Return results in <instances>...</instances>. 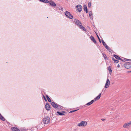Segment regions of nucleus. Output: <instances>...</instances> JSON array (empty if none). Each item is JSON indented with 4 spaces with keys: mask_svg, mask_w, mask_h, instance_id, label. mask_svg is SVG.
<instances>
[{
    "mask_svg": "<svg viewBox=\"0 0 131 131\" xmlns=\"http://www.w3.org/2000/svg\"><path fill=\"white\" fill-rule=\"evenodd\" d=\"M90 38V39L93 42H94V43H96V40H95L93 36H91Z\"/></svg>",
    "mask_w": 131,
    "mask_h": 131,
    "instance_id": "dca6fc26",
    "label": "nucleus"
},
{
    "mask_svg": "<svg viewBox=\"0 0 131 131\" xmlns=\"http://www.w3.org/2000/svg\"><path fill=\"white\" fill-rule=\"evenodd\" d=\"M52 106L55 108H56L58 107V104L54 102H51V103Z\"/></svg>",
    "mask_w": 131,
    "mask_h": 131,
    "instance_id": "1a4fd4ad",
    "label": "nucleus"
},
{
    "mask_svg": "<svg viewBox=\"0 0 131 131\" xmlns=\"http://www.w3.org/2000/svg\"><path fill=\"white\" fill-rule=\"evenodd\" d=\"M99 41L100 42V43H101V40H100V41Z\"/></svg>",
    "mask_w": 131,
    "mask_h": 131,
    "instance_id": "ea45409f",
    "label": "nucleus"
},
{
    "mask_svg": "<svg viewBox=\"0 0 131 131\" xmlns=\"http://www.w3.org/2000/svg\"><path fill=\"white\" fill-rule=\"evenodd\" d=\"M101 120L102 121H104L105 120V119L104 118H102Z\"/></svg>",
    "mask_w": 131,
    "mask_h": 131,
    "instance_id": "c9c22d12",
    "label": "nucleus"
},
{
    "mask_svg": "<svg viewBox=\"0 0 131 131\" xmlns=\"http://www.w3.org/2000/svg\"><path fill=\"white\" fill-rule=\"evenodd\" d=\"M74 22L75 24L79 26H80V25L82 24L80 22L79 20H78L77 19H75L74 21Z\"/></svg>",
    "mask_w": 131,
    "mask_h": 131,
    "instance_id": "0eeeda50",
    "label": "nucleus"
},
{
    "mask_svg": "<svg viewBox=\"0 0 131 131\" xmlns=\"http://www.w3.org/2000/svg\"><path fill=\"white\" fill-rule=\"evenodd\" d=\"M130 72H131V71H130Z\"/></svg>",
    "mask_w": 131,
    "mask_h": 131,
    "instance_id": "c03bdc74",
    "label": "nucleus"
},
{
    "mask_svg": "<svg viewBox=\"0 0 131 131\" xmlns=\"http://www.w3.org/2000/svg\"><path fill=\"white\" fill-rule=\"evenodd\" d=\"M102 54L103 55V56L104 58L105 59H107V57L106 56V55L104 53H102Z\"/></svg>",
    "mask_w": 131,
    "mask_h": 131,
    "instance_id": "bb28decb",
    "label": "nucleus"
},
{
    "mask_svg": "<svg viewBox=\"0 0 131 131\" xmlns=\"http://www.w3.org/2000/svg\"><path fill=\"white\" fill-rule=\"evenodd\" d=\"M102 42L103 43V45L105 47V46H106L107 45L106 44V43L104 41H103V39H102Z\"/></svg>",
    "mask_w": 131,
    "mask_h": 131,
    "instance_id": "a878e982",
    "label": "nucleus"
},
{
    "mask_svg": "<svg viewBox=\"0 0 131 131\" xmlns=\"http://www.w3.org/2000/svg\"><path fill=\"white\" fill-rule=\"evenodd\" d=\"M87 124V123L86 122L83 121L80 123L78 124L77 125L78 126L85 127L86 125Z\"/></svg>",
    "mask_w": 131,
    "mask_h": 131,
    "instance_id": "f257e3e1",
    "label": "nucleus"
},
{
    "mask_svg": "<svg viewBox=\"0 0 131 131\" xmlns=\"http://www.w3.org/2000/svg\"><path fill=\"white\" fill-rule=\"evenodd\" d=\"M57 113L58 114H57L58 115H64V113H65V112L64 111H62V112H60L58 111L57 112Z\"/></svg>",
    "mask_w": 131,
    "mask_h": 131,
    "instance_id": "f8f14e48",
    "label": "nucleus"
},
{
    "mask_svg": "<svg viewBox=\"0 0 131 131\" xmlns=\"http://www.w3.org/2000/svg\"><path fill=\"white\" fill-rule=\"evenodd\" d=\"M97 38L98 39L100 38L99 37V36L97 35Z\"/></svg>",
    "mask_w": 131,
    "mask_h": 131,
    "instance_id": "58836bf2",
    "label": "nucleus"
},
{
    "mask_svg": "<svg viewBox=\"0 0 131 131\" xmlns=\"http://www.w3.org/2000/svg\"><path fill=\"white\" fill-rule=\"evenodd\" d=\"M118 60H121L122 61H123V59H121V58L120 57V59H119Z\"/></svg>",
    "mask_w": 131,
    "mask_h": 131,
    "instance_id": "f704fd0d",
    "label": "nucleus"
},
{
    "mask_svg": "<svg viewBox=\"0 0 131 131\" xmlns=\"http://www.w3.org/2000/svg\"><path fill=\"white\" fill-rule=\"evenodd\" d=\"M65 14L67 18L71 19L73 18V16L69 12L66 11L65 12Z\"/></svg>",
    "mask_w": 131,
    "mask_h": 131,
    "instance_id": "7ed1b4c3",
    "label": "nucleus"
},
{
    "mask_svg": "<svg viewBox=\"0 0 131 131\" xmlns=\"http://www.w3.org/2000/svg\"><path fill=\"white\" fill-rule=\"evenodd\" d=\"M56 10L57 11H58V9L61 10V11H63V8L60 6L58 7H57L56 8Z\"/></svg>",
    "mask_w": 131,
    "mask_h": 131,
    "instance_id": "a211bd4d",
    "label": "nucleus"
},
{
    "mask_svg": "<svg viewBox=\"0 0 131 131\" xmlns=\"http://www.w3.org/2000/svg\"><path fill=\"white\" fill-rule=\"evenodd\" d=\"M35 128H36V129H37V128H36V127H35Z\"/></svg>",
    "mask_w": 131,
    "mask_h": 131,
    "instance_id": "a19ab883",
    "label": "nucleus"
},
{
    "mask_svg": "<svg viewBox=\"0 0 131 131\" xmlns=\"http://www.w3.org/2000/svg\"><path fill=\"white\" fill-rule=\"evenodd\" d=\"M112 60L114 61V62L115 63H117L119 62L118 60H116L114 58H113Z\"/></svg>",
    "mask_w": 131,
    "mask_h": 131,
    "instance_id": "393cba45",
    "label": "nucleus"
},
{
    "mask_svg": "<svg viewBox=\"0 0 131 131\" xmlns=\"http://www.w3.org/2000/svg\"><path fill=\"white\" fill-rule=\"evenodd\" d=\"M80 28V29H82L83 31H86V29L85 28L83 27V26H82V24L81 25H80V26H79Z\"/></svg>",
    "mask_w": 131,
    "mask_h": 131,
    "instance_id": "6ab92c4d",
    "label": "nucleus"
},
{
    "mask_svg": "<svg viewBox=\"0 0 131 131\" xmlns=\"http://www.w3.org/2000/svg\"><path fill=\"white\" fill-rule=\"evenodd\" d=\"M99 40V41H100L101 40H100V39Z\"/></svg>",
    "mask_w": 131,
    "mask_h": 131,
    "instance_id": "37998d69",
    "label": "nucleus"
},
{
    "mask_svg": "<svg viewBox=\"0 0 131 131\" xmlns=\"http://www.w3.org/2000/svg\"><path fill=\"white\" fill-rule=\"evenodd\" d=\"M45 107L46 109L48 111H49L50 109V106L49 104L48 103H46V104Z\"/></svg>",
    "mask_w": 131,
    "mask_h": 131,
    "instance_id": "9d476101",
    "label": "nucleus"
},
{
    "mask_svg": "<svg viewBox=\"0 0 131 131\" xmlns=\"http://www.w3.org/2000/svg\"><path fill=\"white\" fill-rule=\"evenodd\" d=\"M47 99L48 101L49 102H51V100H50V99L49 97Z\"/></svg>",
    "mask_w": 131,
    "mask_h": 131,
    "instance_id": "2f4dec72",
    "label": "nucleus"
},
{
    "mask_svg": "<svg viewBox=\"0 0 131 131\" xmlns=\"http://www.w3.org/2000/svg\"><path fill=\"white\" fill-rule=\"evenodd\" d=\"M117 67H118V68H119L120 67V65H119V64H118V65H117Z\"/></svg>",
    "mask_w": 131,
    "mask_h": 131,
    "instance_id": "e433bc0d",
    "label": "nucleus"
},
{
    "mask_svg": "<svg viewBox=\"0 0 131 131\" xmlns=\"http://www.w3.org/2000/svg\"><path fill=\"white\" fill-rule=\"evenodd\" d=\"M21 131H27V130L25 129V128H23L21 130Z\"/></svg>",
    "mask_w": 131,
    "mask_h": 131,
    "instance_id": "c756f323",
    "label": "nucleus"
},
{
    "mask_svg": "<svg viewBox=\"0 0 131 131\" xmlns=\"http://www.w3.org/2000/svg\"><path fill=\"white\" fill-rule=\"evenodd\" d=\"M101 93H100L99 95L96 97H95L94 99V100L95 101H96L99 100L101 96Z\"/></svg>",
    "mask_w": 131,
    "mask_h": 131,
    "instance_id": "4468645a",
    "label": "nucleus"
},
{
    "mask_svg": "<svg viewBox=\"0 0 131 131\" xmlns=\"http://www.w3.org/2000/svg\"><path fill=\"white\" fill-rule=\"evenodd\" d=\"M50 122V118L48 116H46L43 119V122L44 124H47Z\"/></svg>",
    "mask_w": 131,
    "mask_h": 131,
    "instance_id": "f03ea898",
    "label": "nucleus"
},
{
    "mask_svg": "<svg viewBox=\"0 0 131 131\" xmlns=\"http://www.w3.org/2000/svg\"><path fill=\"white\" fill-rule=\"evenodd\" d=\"M89 16L90 18L93 19V14H92V11H91L89 12Z\"/></svg>",
    "mask_w": 131,
    "mask_h": 131,
    "instance_id": "2eb2a0df",
    "label": "nucleus"
},
{
    "mask_svg": "<svg viewBox=\"0 0 131 131\" xmlns=\"http://www.w3.org/2000/svg\"><path fill=\"white\" fill-rule=\"evenodd\" d=\"M49 4L52 6L55 7L56 6V4L55 3L52 1H49Z\"/></svg>",
    "mask_w": 131,
    "mask_h": 131,
    "instance_id": "9b49d317",
    "label": "nucleus"
},
{
    "mask_svg": "<svg viewBox=\"0 0 131 131\" xmlns=\"http://www.w3.org/2000/svg\"><path fill=\"white\" fill-rule=\"evenodd\" d=\"M131 125V122L125 124L123 126V127L124 128H127L129 127Z\"/></svg>",
    "mask_w": 131,
    "mask_h": 131,
    "instance_id": "423d86ee",
    "label": "nucleus"
},
{
    "mask_svg": "<svg viewBox=\"0 0 131 131\" xmlns=\"http://www.w3.org/2000/svg\"><path fill=\"white\" fill-rule=\"evenodd\" d=\"M98 39H99V40L100 39V38H99Z\"/></svg>",
    "mask_w": 131,
    "mask_h": 131,
    "instance_id": "79ce46f5",
    "label": "nucleus"
},
{
    "mask_svg": "<svg viewBox=\"0 0 131 131\" xmlns=\"http://www.w3.org/2000/svg\"><path fill=\"white\" fill-rule=\"evenodd\" d=\"M105 47L108 50H109L110 49V48L107 45Z\"/></svg>",
    "mask_w": 131,
    "mask_h": 131,
    "instance_id": "c85d7f7f",
    "label": "nucleus"
},
{
    "mask_svg": "<svg viewBox=\"0 0 131 131\" xmlns=\"http://www.w3.org/2000/svg\"><path fill=\"white\" fill-rule=\"evenodd\" d=\"M88 6L89 7H91V2H90L88 3Z\"/></svg>",
    "mask_w": 131,
    "mask_h": 131,
    "instance_id": "cd10ccee",
    "label": "nucleus"
},
{
    "mask_svg": "<svg viewBox=\"0 0 131 131\" xmlns=\"http://www.w3.org/2000/svg\"><path fill=\"white\" fill-rule=\"evenodd\" d=\"M40 2H43L44 3H49V1L48 0H39Z\"/></svg>",
    "mask_w": 131,
    "mask_h": 131,
    "instance_id": "4be33fe9",
    "label": "nucleus"
},
{
    "mask_svg": "<svg viewBox=\"0 0 131 131\" xmlns=\"http://www.w3.org/2000/svg\"><path fill=\"white\" fill-rule=\"evenodd\" d=\"M124 66L125 68L127 69H129L131 67V65L129 63L124 64Z\"/></svg>",
    "mask_w": 131,
    "mask_h": 131,
    "instance_id": "6e6552de",
    "label": "nucleus"
},
{
    "mask_svg": "<svg viewBox=\"0 0 131 131\" xmlns=\"http://www.w3.org/2000/svg\"><path fill=\"white\" fill-rule=\"evenodd\" d=\"M83 9H84V10L85 11H86V13H87L88 12V11L87 8V7L86 6L84 5V6Z\"/></svg>",
    "mask_w": 131,
    "mask_h": 131,
    "instance_id": "5701e85b",
    "label": "nucleus"
},
{
    "mask_svg": "<svg viewBox=\"0 0 131 131\" xmlns=\"http://www.w3.org/2000/svg\"><path fill=\"white\" fill-rule=\"evenodd\" d=\"M125 60L126 61H129L130 60H129V59H125Z\"/></svg>",
    "mask_w": 131,
    "mask_h": 131,
    "instance_id": "473e14b6",
    "label": "nucleus"
},
{
    "mask_svg": "<svg viewBox=\"0 0 131 131\" xmlns=\"http://www.w3.org/2000/svg\"><path fill=\"white\" fill-rule=\"evenodd\" d=\"M77 110H73V111H70V112H69V113H73V112H75V111H77Z\"/></svg>",
    "mask_w": 131,
    "mask_h": 131,
    "instance_id": "7c9ffc66",
    "label": "nucleus"
},
{
    "mask_svg": "<svg viewBox=\"0 0 131 131\" xmlns=\"http://www.w3.org/2000/svg\"><path fill=\"white\" fill-rule=\"evenodd\" d=\"M43 97L44 98V100H45V101H47V99H46L45 96L44 95H43Z\"/></svg>",
    "mask_w": 131,
    "mask_h": 131,
    "instance_id": "72a5a7b5",
    "label": "nucleus"
},
{
    "mask_svg": "<svg viewBox=\"0 0 131 131\" xmlns=\"http://www.w3.org/2000/svg\"><path fill=\"white\" fill-rule=\"evenodd\" d=\"M110 81L108 79H107L105 85L104 86L105 88H108L110 85Z\"/></svg>",
    "mask_w": 131,
    "mask_h": 131,
    "instance_id": "39448f33",
    "label": "nucleus"
},
{
    "mask_svg": "<svg viewBox=\"0 0 131 131\" xmlns=\"http://www.w3.org/2000/svg\"><path fill=\"white\" fill-rule=\"evenodd\" d=\"M58 107L57 108V109L59 110H61L62 109L63 107L62 106H60V105H58Z\"/></svg>",
    "mask_w": 131,
    "mask_h": 131,
    "instance_id": "aec40b11",
    "label": "nucleus"
},
{
    "mask_svg": "<svg viewBox=\"0 0 131 131\" xmlns=\"http://www.w3.org/2000/svg\"><path fill=\"white\" fill-rule=\"evenodd\" d=\"M11 129L12 131H20L19 129L15 127H12Z\"/></svg>",
    "mask_w": 131,
    "mask_h": 131,
    "instance_id": "ddd939ff",
    "label": "nucleus"
},
{
    "mask_svg": "<svg viewBox=\"0 0 131 131\" xmlns=\"http://www.w3.org/2000/svg\"><path fill=\"white\" fill-rule=\"evenodd\" d=\"M76 8H77L79 12H80L82 9V7L80 5H78L76 6Z\"/></svg>",
    "mask_w": 131,
    "mask_h": 131,
    "instance_id": "20e7f679",
    "label": "nucleus"
},
{
    "mask_svg": "<svg viewBox=\"0 0 131 131\" xmlns=\"http://www.w3.org/2000/svg\"><path fill=\"white\" fill-rule=\"evenodd\" d=\"M113 56L114 57H115V58L117 60H118L119 59H120V57L114 54Z\"/></svg>",
    "mask_w": 131,
    "mask_h": 131,
    "instance_id": "b1692460",
    "label": "nucleus"
},
{
    "mask_svg": "<svg viewBox=\"0 0 131 131\" xmlns=\"http://www.w3.org/2000/svg\"><path fill=\"white\" fill-rule=\"evenodd\" d=\"M46 97H47V99L49 97L48 95H47L46 96Z\"/></svg>",
    "mask_w": 131,
    "mask_h": 131,
    "instance_id": "4c0bfd02",
    "label": "nucleus"
},
{
    "mask_svg": "<svg viewBox=\"0 0 131 131\" xmlns=\"http://www.w3.org/2000/svg\"><path fill=\"white\" fill-rule=\"evenodd\" d=\"M94 101V100H92L91 101L87 103L86 104V105L89 106L91 104H92L93 103Z\"/></svg>",
    "mask_w": 131,
    "mask_h": 131,
    "instance_id": "f3484780",
    "label": "nucleus"
},
{
    "mask_svg": "<svg viewBox=\"0 0 131 131\" xmlns=\"http://www.w3.org/2000/svg\"><path fill=\"white\" fill-rule=\"evenodd\" d=\"M108 70L109 71V73L111 74L112 73V71L110 66H109L108 67Z\"/></svg>",
    "mask_w": 131,
    "mask_h": 131,
    "instance_id": "412c9836",
    "label": "nucleus"
}]
</instances>
